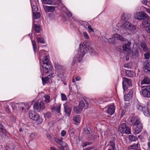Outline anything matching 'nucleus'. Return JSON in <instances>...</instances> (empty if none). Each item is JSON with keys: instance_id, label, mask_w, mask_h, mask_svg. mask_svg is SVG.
Segmentation results:
<instances>
[{"instance_id": "obj_1", "label": "nucleus", "mask_w": 150, "mask_h": 150, "mask_svg": "<svg viewBox=\"0 0 150 150\" xmlns=\"http://www.w3.org/2000/svg\"><path fill=\"white\" fill-rule=\"evenodd\" d=\"M88 51L91 56L96 55L97 54L96 52L91 46L88 45L86 42H82L80 44L79 49L78 50V54L74 57L72 65H74L76 62H81Z\"/></svg>"}, {"instance_id": "obj_2", "label": "nucleus", "mask_w": 150, "mask_h": 150, "mask_svg": "<svg viewBox=\"0 0 150 150\" xmlns=\"http://www.w3.org/2000/svg\"><path fill=\"white\" fill-rule=\"evenodd\" d=\"M120 28L128 32L135 30L136 29L137 26L129 21H126L120 25Z\"/></svg>"}, {"instance_id": "obj_3", "label": "nucleus", "mask_w": 150, "mask_h": 150, "mask_svg": "<svg viewBox=\"0 0 150 150\" xmlns=\"http://www.w3.org/2000/svg\"><path fill=\"white\" fill-rule=\"evenodd\" d=\"M33 107L35 111L39 112L41 110H44L45 109V103L42 101H40V103L35 102L33 104Z\"/></svg>"}, {"instance_id": "obj_4", "label": "nucleus", "mask_w": 150, "mask_h": 150, "mask_svg": "<svg viewBox=\"0 0 150 150\" xmlns=\"http://www.w3.org/2000/svg\"><path fill=\"white\" fill-rule=\"evenodd\" d=\"M29 116L30 119L33 120L37 121L39 120L40 123H38V124H41L42 122V119H39L40 116L39 115L33 111H29Z\"/></svg>"}, {"instance_id": "obj_5", "label": "nucleus", "mask_w": 150, "mask_h": 150, "mask_svg": "<svg viewBox=\"0 0 150 150\" xmlns=\"http://www.w3.org/2000/svg\"><path fill=\"white\" fill-rule=\"evenodd\" d=\"M125 39L120 35L115 34L113 35L112 38H110L108 40L109 43L115 44L116 42V40H119L121 41H124Z\"/></svg>"}, {"instance_id": "obj_6", "label": "nucleus", "mask_w": 150, "mask_h": 150, "mask_svg": "<svg viewBox=\"0 0 150 150\" xmlns=\"http://www.w3.org/2000/svg\"><path fill=\"white\" fill-rule=\"evenodd\" d=\"M142 87L143 88L141 90L142 95L146 98L150 97V86H143Z\"/></svg>"}, {"instance_id": "obj_7", "label": "nucleus", "mask_w": 150, "mask_h": 150, "mask_svg": "<svg viewBox=\"0 0 150 150\" xmlns=\"http://www.w3.org/2000/svg\"><path fill=\"white\" fill-rule=\"evenodd\" d=\"M147 17V14L143 12H137L134 15V18L138 20L144 19Z\"/></svg>"}, {"instance_id": "obj_8", "label": "nucleus", "mask_w": 150, "mask_h": 150, "mask_svg": "<svg viewBox=\"0 0 150 150\" xmlns=\"http://www.w3.org/2000/svg\"><path fill=\"white\" fill-rule=\"evenodd\" d=\"M129 125L132 126H137L140 124L141 123L139 120L134 116L130 117L129 118Z\"/></svg>"}, {"instance_id": "obj_9", "label": "nucleus", "mask_w": 150, "mask_h": 150, "mask_svg": "<svg viewBox=\"0 0 150 150\" xmlns=\"http://www.w3.org/2000/svg\"><path fill=\"white\" fill-rule=\"evenodd\" d=\"M122 86L124 91H126L128 88V86L132 84L131 80L127 78H124L122 81Z\"/></svg>"}, {"instance_id": "obj_10", "label": "nucleus", "mask_w": 150, "mask_h": 150, "mask_svg": "<svg viewBox=\"0 0 150 150\" xmlns=\"http://www.w3.org/2000/svg\"><path fill=\"white\" fill-rule=\"evenodd\" d=\"M115 139L113 138L108 144L106 148L108 150H116L115 147Z\"/></svg>"}, {"instance_id": "obj_11", "label": "nucleus", "mask_w": 150, "mask_h": 150, "mask_svg": "<svg viewBox=\"0 0 150 150\" xmlns=\"http://www.w3.org/2000/svg\"><path fill=\"white\" fill-rule=\"evenodd\" d=\"M131 43L130 42H128L127 43L124 44L122 45L123 50L127 52L128 53H131L132 52V49L130 47Z\"/></svg>"}, {"instance_id": "obj_12", "label": "nucleus", "mask_w": 150, "mask_h": 150, "mask_svg": "<svg viewBox=\"0 0 150 150\" xmlns=\"http://www.w3.org/2000/svg\"><path fill=\"white\" fill-rule=\"evenodd\" d=\"M107 109V112L109 115H113L115 112V107L114 105H111L108 106L106 108Z\"/></svg>"}, {"instance_id": "obj_13", "label": "nucleus", "mask_w": 150, "mask_h": 150, "mask_svg": "<svg viewBox=\"0 0 150 150\" xmlns=\"http://www.w3.org/2000/svg\"><path fill=\"white\" fill-rule=\"evenodd\" d=\"M43 8L45 12L52 13L55 10L56 7L55 6L44 5Z\"/></svg>"}, {"instance_id": "obj_14", "label": "nucleus", "mask_w": 150, "mask_h": 150, "mask_svg": "<svg viewBox=\"0 0 150 150\" xmlns=\"http://www.w3.org/2000/svg\"><path fill=\"white\" fill-rule=\"evenodd\" d=\"M52 67L49 66L48 65H43L41 68V71L45 73H48L49 71H51L52 69Z\"/></svg>"}, {"instance_id": "obj_15", "label": "nucleus", "mask_w": 150, "mask_h": 150, "mask_svg": "<svg viewBox=\"0 0 150 150\" xmlns=\"http://www.w3.org/2000/svg\"><path fill=\"white\" fill-rule=\"evenodd\" d=\"M150 26V18H146L142 23V27L143 28H146Z\"/></svg>"}, {"instance_id": "obj_16", "label": "nucleus", "mask_w": 150, "mask_h": 150, "mask_svg": "<svg viewBox=\"0 0 150 150\" xmlns=\"http://www.w3.org/2000/svg\"><path fill=\"white\" fill-rule=\"evenodd\" d=\"M133 91L132 90H129L128 93L124 96V99L125 101H128L131 99L132 97Z\"/></svg>"}, {"instance_id": "obj_17", "label": "nucleus", "mask_w": 150, "mask_h": 150, "mask_svg": "<svg viewBox=\"0 0 150 150\" xmlns=\"http://www.w3.org/2000/svg\"><path fill=\"white\" fill-rule=\"evenodd\" d=\"M57 78L58 80L63 81L65 78L63 72L62 71H57Z\"/></svg>"}, {"instance_id": "obj_18", "label": "nucleus", "mask_w": 150, "mask_h": 150, "mask_svg": "<svg viewBox=\"0 0 150 150\" xmlns=\"http://www.w3.org/2000/svg\"><path fill=\"white\" fill-rule=\"evenodd\" d=\"M62 139H63L62 138L59 139L56 137H54V140L59 144L61 145L62 146H67L68 145L67 144L62 141Z\"/></svg>"}, {"instance_id": "obj_19", "label": "nucleus", "mask_w": 150, "mask_h": 150, "mask_svg": "<svg viewBox=\"0 0 150 150\" xmlns=\"http://www.w3.org/2000/svg\"><path fill=\"white\" fill-rule=\"evenodd\" d=\"M141 84H150V78L146 76H144L143 79L141 81Z\"/></svg>"}, {"instance_id": "obj_20", "label": "nucleus", "mask_w": 150, "mask_h": 150, "mask_svg": "<svg viewBox=\"0 0 150 150\" xmlns=\"http://www.w3.org/2000/svg\"><path fill=\"white\" fill-rule=\"evenodd\" d=\"M126 127V124L125 123H122L119 126L118 131L122 134L124 133V132H125V130Z\"/></svg>"}, {"instance_id": "obj_21", "label": "nucleus", "mask_w": 150, "mask_h": 150, "mask_svg": "<svg viewBox=\"0 0 150 150\" xmlns=\"http://www.w3.org/2000/svg\"><path fill=\"white\" fill-rule=\"evenodd\" d=\"M49 56H46L43 57V65H48L49 66H51V65L49 62Z\"/></svg>"}, {"instance_id": "obj_22", "label": "nucleus", "mask_w": 150, "mask_h": 150, "mask_svg": "<svg viewBox=\"0 0 150 150\" xmlns=\"http://www.w3.org/2000/svg\"><path fill=\"white\" fill-rule=\"evenodd\" d=\"M73 120L75 124H76V123H79L81 120L80 116L79 115L74 116L73 118Z\"/></svg>"}, {"instance_id": "obj_23", "label": "nucleus", "mask_w": 150, "mask_h": 150, "mask_svg": "<svg viewBox=\"0 0 150 150\" xmlns=\"http://www.w3.org/2000/svg\"><path fill=\"white\" fill-rule=\"evenodd\" d=\"M131 18V15L125 13H123L121 16V18L123 20H127Z\"/></svg>"}, {"instance_id": "obj_24", "label": "nucleus", "mask_w": 150, "mask_h": 150, "mask_svg": "<svg viewBox=\"0 0 150 150\" xmlns=\"http://www.w3.org/2000/svg\"><path fill=\"white\" fill-rule=\"evenodd\" d=\"M144 115L148 117L150 116V112L149 109L147 107H144L142 110Z\"/></svg>"}, {"instance_id": "obj_25", "label": "nucleus", "mask_w": 150, "mask_h": 150, "mask_svg": "<svg viewBox=\"0 0 150 150\" xmlns=\"http://www.w3.org/2000/svg\"><path fill=\"white\" fill-rule=\"evenodd\" d=\"M64 110L66 115L69 116L71 113V108L67 105H65L64 107Z\"/></svg>"}, {"instance_id": "obj_26", "label": "nucleus", "mask_w": 150, "mask_h": 150, "mask_svg": "<svg viewBox=\"0 0 150 150\" xmlns=\"http://www.w3.org/2000/svg\"><path fill=\"white\" fill-rule=\"evenodd\" d=\"M140 46L144 51L147 52L148 51V47L145 42H141Z\"/></svg>"}, {"instance_id": "obj_27", "label": "nucleus", "mask_w": 150, "mask_h": 150, "mask_svg": "<svg viewBox=\"0 0 150 150\" xmlns=\"http://www.w3.org/2000/svg\"><path fill=\"white\" fill-rule=\"evenodd\" d=\"M138 126L135 129V133L137 134H138L140 133L142 129V126L141 124H139Z\"/></svg>"}, {"instance_id": "obj_28", "label": "nucleus", "mask_w": 150, "mask_h": 150, "mask_svg": "<svg viewBox=\"0 0 150 150\" xmlns=\"http://www.w3.org/2000/svg\"><path fill=\"white\" fill-rule=\"evenodd\" d=\"M42 3L45 4L52 5L53 4V0H42Z\"/></svg>"}, {"instance_id": "obj_29", "label": "nucleus", "mask_w": 150, "mask_h": 150, "mask_svg": "<svg viewBox=\"0 0 150 150\" xmlns=\"http://www.w3.org/2000/svg\"><path fill=\"white\" fill-rule=\"evenodd\" d=\"M139 145V144L138 142L136 144H134L133 145L129 146V149H136L138 148Z\"/></svg>"}, {"instance_id": "obj_30", "label": "nucleus", "mask_w": 150, "mask_h": 150, "mask_svg": "<svg viewBox=\"0 0 150 150\" xmlns=\"http://www.w3.org/2000/svg\"><path fill=\"white\" fill-rule=\"evenodd\" d=\"M54 67L57 70V71H59L60 70L62 71L61 70L63 69V67L61 65L58 64H55Z\"/></svg>"}, {"instance_id": "obj_31", "label": "nucleus", "mask_w": 150, "mask_h": 150, "mask_svg": "<svg viewBox=\"0 0 150 150\" xmlns=\"http://www.w3.org/2000/svg\"><path fill=\"white\" fill-rule=\"evenodd\" d=\"M143 70L144 72L148 74H150V68L148 66H145L144 67Z\"/></svg>"}, {"instance_id": "obj_32", "label": "nucleus", "mask_w": 150, "mask_h": 150, "mask_svg": "<svg viewBox=\"0 0 150 150\" xmlns=\"http://www.w3.org/2000/svg\"><path fill=\"white\" fill-rule=\"evenodd\" d=\"M61 108V105H59L56 106V107H52L51 108V109L53 110H56V112L58 113L60 112V110Z\"/></svg>"}, {"instance_id": "obj_33", "label": "nucleus", "mask_w": 150, "mask_h": 150, "mask_svg": "<svg viewBox=\"0 0 150 150\" xmlns=\"http://www.w3.org/2000/svg\"><path fill=\"white\" fill-rule=\"evenodd\" d=\"M31 5L32 7L33 13L37 12L38 8L36 5L33 4V3H31Z\"/></svg>"}, {"instance_id": "obj_34", "label": "nucleus", "mask_w": 150, "mask_h": 150, "mask_svg": "<svg viewBox=\"0 0 150 150\" xmlns=\"http://www.w3.org/2000/svg\"><path fill=\"white\" fill-rule=\"evenodd\" d=\"M129 139L132 141H136L137 139L136 137L132 135H129Z\"/></svg>"}, {"instance_id": "obj_35", "label": "nucleus", "mask_w": 150, "mask_h": 150, "mask_svg": "<svg viewBox=\"0 0 150 150\" xmlns=\"http://www.w3.org/2000/svg\"><path fill=\"white\" fill-rule=\"evenodd\" d=\"M35 29L36 32L37 33H39L40 32L41 30V27L36 24L34 25Z\"/></svg>"}, {"instance_id": "obj_36", "label": "nucleus", "mask_w": 150, "mask_h": 150, "mask_svg": "<svg viewBox=\"0 0 150 150\" xmlns=\"http://www.w3.org/2000/svg\"><path fill=\"white\" fill-rule=\"evenodd\" d=\"M126 73L128 77H131L134 75V72L131 71H127Z\"/></svg>"}, {"instance_id": "obj_37", "label": "nucleus", "mask_w": 150, "mask_h": 150, "mask_svg": "<svg viewBox=\"0 0 150 150\" xmlns=\"http://www.w3.org/2000/svg\"><path fill=\"white\" fill-rule=\"evenodd\" d=\"M44 97L45 98V101L46 103H49L50 102V97L48 95H45L44 96Z\"/></svg>"}, {"instance_id": "obj_38", "label": "nucleus", "mask_w": 150, "mask_h": 150, "mask_svg": "<svg viewBox=\"0 0 150 150\" xmlns=\"http://www.w3.org/2000/svg\"><path fill=\"white\" fill-rule=\"evenodd\" d=\"M33 13V16L34 19H37L40 17V15L39 13L36 12Z\"/></svg>"}, {"instance_id": "obj_39", "label": "nucleus", "mask_w": 150, "mask_h": 150, "mask_svg": "<svg viewBox=\"0 0 150 150\" xmlns=\"http://www.w3.org/2000/svg\"><path fill=\"white\" fill-rule=\"evenodd\" d=\"M124 133L127 134H130L131 133L130 128L127 126L125 130V132H124Z\"/></svg>"}, {"instance_id": "obj_40", "label": "nucleus", "mask_w": 150, "mask_h": 150, "mask_svg": "<svg viewBox=\"0 0 150 150\" xmlns=\"http://www.w3.org/2000/svg\"><path fill=\"white\" fill-rule=\"evenodd\" d=\"M81 109H81L79 107H74V108L73 110L76 113H80Z\"/></svg>"}, {"instance_id": "obj_41", "label": "nucleus", "mask_w": 150, "mask_h": 150, "mask_svg": "<svg viewBox=\"0 0 150 150\" xmlns=\"http://www.w3.org/2000/svg\"><path fill=\"white\" fill-rule=\"evenodd\" d=\"M87 30L90 34L91 33H93L94 32V30L92 28L91 26L90 25H88V26Z\"/></svg>"}, {"instance_id": "obj_42", "label": "nucleus", "mask_w": 150, "mask_h": 150, "mask_svg": "<svg viewBox=\"0 0 150 150\" xmlns=\"http://www.w3.org/2000/svg\"><path fill=\"white\" fill-rule=\"evenodd\" d=\"M4 127L0 123V132L4 133H5L6 130L4 128Z\"/></svg>"}, {"instance_id": "obj_43", "label": "nucleus", "mask_w": 150, "mask_h": 150, "mask_svg": "<svg viewBox=\"0 0 150 150\" xmlns=\"http://www.w3.org/2000/svg\"><path fill=\"white\" fill-rule=\"evenodd\" d=\"M30 138L32 139H36L37 138V135L34 133H31L30 135Z\"/></svg>"}, {"instance_id": "obj_44", "label": "nucleus", "mask_w": 150, "mask_h": 150, "mask_svg": "<svg viewBox=\"0 0 150 150\" xmlns=\"http://www.w3.org/2000/svg\"><path fill=\"white\" fill-rule=\"evenodd\" d=\"M51 115V113L50 112H47L44 115V117L45 119L49 118Z\"/></svg>"}, {"instance_id": "obj_45", "label": "nucleus", "mask_w": 150, "mask_h": 150, "mask_svg": "<svg viewBox=\"0 0 150 150\" xmlns=\"http://www.w3.org/2000/svg\"><path fill=\"white\" fill-rule=\"evenodd\" d=\"M85 104L84 102L83 101H81L79 102V106L81 109H82L85 106Z\"/></svg>"}, {"instance_id": "obj_46", "label": "nucleus", "mask_w": 150, "mask_h": 150, "mask_svg": "<svg viewBox=\"0 0 150 150\" xmlns=\"http://www.w3.org/2000/svg\"><path fill=\"white\" fill-rule=\"evenodd\" d=\"M145 58L146 59H149L150 58V54L147 52L144 54Z\"/></svg>"}, {"instance_id": "obj_47", "label": "nucleus", "mask_w": 150, "mask_h": 150, "mask_svg": "<svg viewBox=\"0 0 150 150\" xmlns=\"http://www.w3.org/2000/svg\"><path fill=\"white\" fill-rule=\"evenodd\" d=\"M43 84L44 85L45 83H47L48 81V79L47 77L42 78Z\"/></svg>"}, {"instance_id": "obj_48", "label": "nucleus", "mask_w": 150, "mask_h": 150, "mask_svg": "<svg viewBox=\"0 0 150 150\" xmlns=\"http://www.w3.org/2000/svg\"><path fill=\"white\" fill-rule=\"evenodd\" d=\"M37 40L39 42H40L43 44L45 43V41L43 39L41 38H38Z\"/></svg>"}, {"instance_id": "obj_49", "label": "nucleus", "mask_w": 150, "mask_h": 150, "mask_svg": "<svg viewBox=\"0 0 150 150\" xmlns=\"http://www.w3.org/2000/svg\"><path fill=\"white\" fill-rule=\"evenodd\" d=\"M136 107L137 109L142 111L143 109V108H144V107L142 106L140 104H137L136 105Z\"/></svg>"}, {"instance_id": "obj_50", "label": "nucleus", "mask_w": 150, "mask_h": 150, "mask_svg": "<svg viewBox=\"0 0 150 150\" xmlns=\"http://www.w3.org/2000/svg\"><path fill=\"white\" fill-rule=\"evenodd\" d=\"M141 2L142 4L146 5L148 6L149 4V2H148L146 0H141Z\"/></svg>"}, {"instance_id": "obj_51", "label": "nucleus", "mask_w": 150, "mask_h": 150, "mask_svg": "<svg viewBox=\"0 0 150 150\" xmlns=\"http://www.w3.org/2000/svg\"><path fill=\"white\" fill-rule=\"evenodd\" d=\"M17 104L15 103H12L11 104V107L13 110H14L16 109Z\"/></svg>"}, {"instance_id": "obj_52", "label": "nucleus", "mask_w": 150, "mask_h": 150, "mask_svg": "<svg viewBox=\"0 0 150 150\" xmlns=\"http://www.w3.org/2000/svg\"><path fill=\"white\" fill-rule=\"evenodd\" d=\"M61 96L62 100H66L67 97H66V96L65 94L62 93L61 94Z\"/></svg>"}, {"instance_id": "obj_53", "label": "nucleus", "mask_w": 150, "mask_h": 150, "mask_svg": "<svg viewBox=\"0 0 150 150\" xmlns=\"http://www.w3.org/2000/svg\"><path fill=\"white\" fill-rule=\"evenodd\" d=\"M65 14L69 17H71L72 16L71 13L69 11H66Z\"/></svg>"}, {"instance_id": "obj_54", "label": "nucleus", "mask_w": 150, "mask_h": 150, "mask_svg": "<svg viewBox=\"0 0 150 150\" xmlns=\"http://www.w3.org/2000/svg\"><path fill=\"white\" fill-rule=\"evenodd\" d=\"M83 36L86 39H89V36H88V34L86 32H83Z\"/></svg>"}, {"instance_id": "obj_55", "label": "nucleus", "mask_w": 150, "mask_h": 150, "mask_svg": "<svg viewBox=\"0 0 150 150\" xmlns=\"http://www.w3.org/2000/svg\"><path fill=\"white\" fill-rule=\"evenodd\" d=\"M66 134V132L64 130H62L61 132V136L62 137H64Z\"/></svg>"}, {"instance_id": "obj_56", "label": "nucleus", "mask_w": 150, "mask_h": 150, "mask_svg": "<svg viewBox=\"0 0 150 150\" xmlns=\"http://www.w3.org/2000/svg\"><path fill=\"white\" fill-rule=\"evenodd\" d=\"M6 111V112H7L8 113H11V111L10 110L9 108L8 107L6 106V109H5Z\"/></svg>"}, {"instance_id": "obj_57", "label": "nucleus", "mask_w": 150, "mask_h": 150, "mask_svg": "<svg viewBox=\"0 0 150 150\" xmlns=\"http://www.w3.org/2000/svg\"><path fill=\"white\" fill-rule=\"evenodd\" d=\"M46 52V51L45 50H40V52L39 53H40L42 54H45Z\"/></svg>"}, {"instance_id": "obj_58", "label": "nucleus", "mask_w": 150, "mask_h": 150, "mask_svg": "<svg viewBox=\"0 0 150 150\" xmlns=\"http://www.w3.org/2000/svg\"><path fill=\"white\" fill-rule=\"evenodd\" d=\"M83 25L85 27L88 26L89 25L87 22L85 21L83 22Z\"/></svg>"}, {"instance_id": "obj_59", "label": "nucleus", "mask_w": 150, "mask_h": 150, "mask_svg": "<svg viewBox=\"0 0 150 150\" xmlns=\"http://www.w3.org/2000/svg\"><path fill=\"white\" fill-rule=\"evenodd\" d=\"M75 79L76 81H78L81 80V78L80 76H78L76 77Z\"/></svg>"}, {"instance_id": "obj_60", "label": "nucleus", "mask_w": 150, "mask_h": 150, "mask_svg": "<svg viewBox=\"0 0 150 150\" xmlns=\"http://www.w3.org/2000/svg\"><path fill=\"white\" fill-rule=\"evenodd\" d=\"M147 150H150V142H149L147 143Z\"/></svg>"}, {"instance_id": "obj_61", "label": "nucleus", "mask_w": 150, "mask_h": 150, "mask_svg": "<svg viewBox=\"0 0 150 150\" xmlns=\"http://www.w3.org/2000/svg\"><path fill=\"white\" fill-rule=\"evenodd\" d=\"M57 2H56L55 4V5H57L59 3H62V1L61 0H57Z\"/></svg>"}, {"instance_id": "obj_62", "label": "nucleus", "mask_w": 150, "mask_h": 150, "mask_svg": "<svg viewBox=\"0 0 150 150\" xmlns=\"http://www.w3.org/2000/svg\"><path fill=\"white\" fill-rule=\"evenodd\" d=\"M64 147H65L64 146H62L60 147L59 149V150H65L64 148Z\"/></svg>"}, {"instance_id": "obj_63", "label": "nucleus", "mask_w": 150, "mask_h": 150, "mask_svg": "<svg viewBox=\"0 0 150 150\" xmlns=\"http://www.w3.org/2000/svg\"><path fill=\"white\" fill-rule=\"evenodd\" d=\"M33 50L34 51V52H35V50L36 49V45H33Z\"/></svg>"}, {"instance_id": "obj_64", "label": "nucleus", "mask_w": 150, "mask_h": 150, "mask_svg": "<svg viewBox=\"0 0 150 150\" xmlns=\"http://www.w3.org/2000/svg\"><path fill=\"white\" fill-rule=\"evenodd\" d=\"M145 62L148 65L150 66V60H147Z\"/></svg>"}]
</instances>
